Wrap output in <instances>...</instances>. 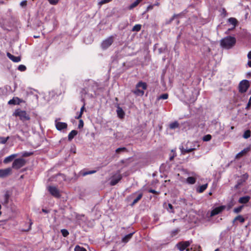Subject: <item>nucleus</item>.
Segmentation results:
<instances>
[{
	"mask_svg": "<svg viewBox=\"0 0 251 251\" xmlns=\"http://www.w3.org/2000/svg\"><path fill=\"white\" fill-rule=\"evenodd\" d=\"M244 207V205H240L237 207H236L234 209H233V212L234 213H239L240 212H241L242 209Z\"/></svg>",
	"mask_w": 251,
	"mask_h": 251,
	"instance_id": "32",
	"label": "nucleus"
},
{
	"mask_svg": "<svg viewBox=\"0 0 251 251\" xmlns=\"http://www.w3.org/2000/svg\"><path fill=\"white\" fill-rule=\"evenodd\" d=\"M55 125L56 129L58 130L61 131L63 129H66L68 127V125L66 123L57 122V120L55 121Z\"/></svg>",
	"mask_w": 251,
	"mask_h": 251,
	"instance_id": "11",
	"label": "nucleus"
},
{
	"mask_svg": "<svg viewBox=\"0 0 251 251\" xmlns=\"http://www.w3.org/2000/svg\"><path fill=\"white\" fill-rule=\"evenodd\" d=\"M24 102L23 100L19 98L18 97H14L12 99L8 101L9 104H20L21 103Z\"/></svg>",
	"mask_w": 251,
	"mask_h": 251,
	"instance_id": "13",
	"label": "nucleus"
},
{
	"mask_svg": "<svg viewBox=\"0 0 251 251\" xmlns=\"http://www.w3.org/2000/svg\"><path fill=\"white\" fill-rule=\"evenodd\" d=\"M214 251H220L219 249H217Z\"/></svg>",
	"mask_w": 251,
	"mask_h": 251,
	"instance_id": "64",
	"label": "nucleus"
},
{
	"mask_svg": "<svg viewBox=\"0 0 251 251\" xmlns=\"http://www.w3.org/2000/svg\"><path fill=\"white\" fill-rule=\"evenodd\" d=\"M147 89V84L146 82L140 81L136 85L135 89L132 92L137 96H143L144 94V90Z\"/></svg>",
	"mask_w": 251,
	"mask_h": 251,
	"instance_id": "2",
	"label": "nucleus"
},
{
	"mask_svg": "<svg viewBox=\"0 0 251 251\" xmlns=\"http://www.w3.org/2000/svg\"><path fill=\"white\" fill-rule=\"evenodd\" d=\"M236 221H239L240 223H243L245 221V219L243 217V216L241 215H239L235 217L234 219L232 221V224H235V222Z\"/></svg>",
	"mask_w": 251,
	"mask_h": 251,
	"instance_id": "18",
	"label": "nucleus"
},
{
	"mask_svg": "<svg viewBox=\"0 0 251 251\" xmlns=\"http://www.w3.org/2000/svg\"><path fill=\"white\" fill-rule=\"evenodd\" d=\"M77 133L78 132L77 130H72L68 135V140L70 141H72L74 137L77 135Z\"/></svg>",
	"mask_w": 251,
	"mask_h": 251,
	"instance_id": "20",
	"label": "nucleus"
},
{
	"mask_svg": "<svg viewBox=\"0 0 251 251\" xmlns=\"http://www.w3.org/2000/svg\"><path fill=\"white\" fill-rule=\"evenodd\" d=\"M194 150H195L194 148H190L189 149H184L182 148L181 149V153L183 154H185L187 153L193 151Z\"/></svg>",
	"mask_w": 251,
	"mask_h": 251,
	"instance_id": "33",
	"label": "nucleus"
},
{
	"mask_svg": "<svg viewBox=\"0 0 251 251\" xmlns=\"http://www.w3.org/2000/svg\"><path fill=\"white\" fill-rule=\"evenodd\" d=\"M133 234L134 232L129 233L125 236L122 239V242L125 243L128 242L132 237Z\"/></svg>",
	"mask_w": 251,
	"mask_h": 251,
	"instance_id": "19",
	"label": "nucleus"
},
{
	"mask_svg": "<svg viewBox=\"0 0 251 251\" xmlns=\"http://www.w3.org/2000/svg\"><path fill=\"white\" fill-rule=\"evenodd\" d=\"M180 231V229H178V228H177V229H175L174 230H173L171 232V236L172 237H174V236H176L178 233V232Z\"/></svg>",
	"mask_w": 251,
	"mask_h": 251,
	"instance_id": "36",
	"label": "nucleus"
},
{
	"mask_svg": "<svg viewBox=\"0 0 251 251\" xmlns=\"http://www.w3.org/2000/svg\"><path fill=\"white\" fill-rule=\"evenodd\" d=\"M148 192L149 193H151L154 194H157V195H158L159 194V192H157V191H155V190H153V189H149L148 190Z\"/></svg>",
	"mask_w": 251,
	"mask_h": 251,
	"instance_id": "46",
	"label": "nucleus"
},
{
	"mask_svg": "<svg viewBox=\"0 0 251 251\" xmlns=\"http://www.w3.org/2000/svg\"><path fill=\"white\" fill-rule=\"evenodd\" d=\"M251 150V148L250 147L246 148L244 149L243 150L239 152L236 155V158L239 159L242 157L243 156L246 155Z\"/></svg>",
	"mask_w": 251,
	"mask_h": 251,
	"instance_id": "14",
	"label": "nucleus"
},
{
	"mask_svg": "<svg viewBox=\"0 0 251 251\" xmlns=\"http://www.w3.org/2000/svg\"><path fill=\"white\" fill-rule=\"evenodd\" d=\"M251 200V197L249 196H245L240 197L238 200V202L241 204H246L248 203Z\"/></svg>",
	"mask_w": 251,
	"mask_h": 251,
	"instance_id": "15",
	"label": "nucleus"
},
{
	"mask_svg": "<svg viewBox=\"0 0 251 251\" xmlns=\"http://www.w3.org/2000/svg\"><path fill=\"white\" fill-rule=\"evenodd\" d=\"M42 211L45 213H48V211L45 209H43Z\"/></svg>",
	"mask_w": 251,
	"mask_h": 251,
	"instance_id": "58",
	"label": "nucleus"
},
{
	"mask_svg": "<svg viewBox=\"0 0 251 251\" xmlns=\"http://www.w3.org/2000/svg\"><path fill=\"white\" fill-rule=\"evenodd\" d=\"M219 11L221 12V16H225L226 15V11L225 9L224 8H220L219 10Z\"/></svg>",
	"mask_w": 251,
	"mask_h": 251,
	"instance_id": "44",
	"label": "nucleus"
},
{
	"mask_svg": "<svg viewBox=\"0 0 251 251\" xmlns=\"http://www.w3.org/2000/svg\"><path fill=\"white\" fill-rule=\"evenodd\" d=\"M228 21L234 26L233 28H234L237 23V20L234 18H230L228 19Z\"/></svg>",
	"mask_w": 251,
	"mask_h": 251,
	"instance_id": "29",
	"label": "nucleus"
},
{
	"mask_svg": "<svg viewBox=\"0 0 251 251\" xmlns=\"http://www.w3.org/2000/svg\"><path fill=\"white\" fill-rule=\"evenodd\" d=\"M251 131L250 130L248 129L245 131L243 136L245 139H248L251 137Z\"/></svg>",
	"mask_w": 251,
	"mask_h": 251,
	"instance_id": "30",
	"label": "nucleus"
},
{
	"mask_svg": "<svg viewBox=\"0 0 251 251\" xmlns=\"http://www.w3.org/2000/svg\"><path fill=\"white\" fill-rule=\"evenodd\" d=\"M248 58L249 59H251V51H250L248 54Z\"/></svg>",
	"mask_w": 251,
	"mask_h": 251,
	"instance_id": "54",
	"label": "nucleus"
},
{
	"mask_svg": "<svg viewBox=\"0 0 251 251\" xmlns=\"http://www.w3.org/2000/svg\"><path fill=\"white\" fill-rule=\"evenodd\" d=\"M186 180L187 183L190 184H193L196 182V178L193 176L188 177Z\"/></svg>",
	"mask_w": 251,
	"mask_h": 251,
	"instance_id": "26",
	"label": "nucleus"
},
{
	"mask_svg": "<svg viewBox=\"0 0 251 251\" xmlns=\"http://www.w3.org/2000/svg\"><path fill=\"white\" fill-rule=\"evenodd\" d=\"M81 117H82V115H81V114L79 113L77 116H76L75 117V118L76 119H80L81 118Z\"/></svg>",
	"mask_w": 251,
	"mask_h": 251,
	"instance_id": "53",
	"label": "nucleus"
},
{
	"mask_svg": "<svg viewBox=\"0 0 251 251\" xmlns=\"http://www.w3.org/2000/svg\"><path fill=\"white\" fill-rule=\"evenodd\" d=\"M242 177L244 178V181H245L246 180H247L248 178L249 175L247 173H246L243 175Z\"/></svg>",
	"mask_w": 251,
	"mask_h": 251,
	"instance_id": "51",
	"label": "nucleus"
},
{
	"mask_svg": "<svg viewBox=\"0 0 251 251\" xmlns=\"http://www.w3.org/2000/svg\"><path fill=\"white\" fill-rule=\"evenodd\" d=\"M113 37L110 36L105 40H103L101 44V47L103 50H106L113 43Z\"/></svg>",
	"mask_w": 251,
	"mask_h": 251,
	"instance_id": "7",
	"label": "nucleus"
},
{
	"mask_svg": "<svg viewBox=\"0 0 251 251\" xmlns=\"http://www.w3.org/2000/svg\"><path fill=\"white\" fill-rule=\"evenodd\" d=\"M49 2V3L52 5H55L56 4L59 0H48Z\"/></svg>",
	"mask_w": 251,
	"mask_h": 251,
	"instance_id": "45",
	"label": "nucleus"
},
{
	"mask_svg": "<svg viewBox=\"0 0 251 251\" xmlns=\"http://www.w3.org/2000/svg\"><path fill=\"white\" fill-rule=\"evenodd\" d=\"M234 127L233 126H231L230 127V129H231V130H233V129H234Z\"/></svg>",
	"mask_w": 251,
	"mask_h": 251,
	"instance_id": "61",
	"label": "nucleus"
},
{
	"mask_svg": "<svg viewBox=\"0 0 251 251\" xmlns=\"http://www.w3.org/2000/svg\"><path fill=\"white\" fill-rule=\"evenodd\" d=\"M84 123L82 120L80 119L79 121L78 128H81L83 126Z\"/></svg>",
	"mask_w": 251,
	"mask_h": 251,
	"instance_id": "48",
	"label": "nucleus"
},
{
	"mask_svg": "<svg viewBox=\"0 0 251 251\" xmlns=\"http://www.w3.org/2000/svg\"><path fill=\"white\" fill-rule=\"evenodd\" d=\"M9 137H7L6 138L3 137H0V144H4L6 143Z\"/></svg>",
	"mask_w": 251,
	"mask_h": 251,
	"instance_id": "38",
	"label": "nucleus"
},
{
	"mask_svg": "<svg viewBox=\"0 0 251 251\" xmlns=\"http://www.w3.org/2000/svg\"><path fill=\"white\" fill-rule=\"evenodd\" d=\"M112 0H99L98 5L100 6H101L104 4H106L111 1Z\"/></svg>",
	"mask_w": 251,
	"mask_h": 251,
	"instance_id": "37",
	"label": "nucleus"
},
{
	"mask_svg": "<svg viewBox=\"0 0 251 251\" xmlns=\"http://www.w3.org/2000/svg\"><path fill=\"white\" fill-rule=\"evenodd\" d=\"M226 208L225 205H221L214 208L211 212L210 216L213 217L221 213Z\"/></svg>",
	"mask_w": 251,
	"mask_h": 251,
	"instance_id": "9",
	"label": "nucleus"
},
{
	"mask_svg": "<svg viewBox=\"0 0 251 251\" xmlns=\"http://www.w3.org/2000/svg\"><path fill=\"white\" fill-rule=\"evenodd\" d=\"M141 29V25L140 24L135 25L132 29V31H139Z\"/></svg>",
	"mask_w": 251,
	"mask_h": 251,
	"instance_id": "28",
	"label": "nucleus"
},
{
	"mask_svg": "<svg viewBox=\"0 0 251 251\" xmlns=\"http://www.w3.org/2000/svg\"><path fill=\"white\" fill-rule=\"evenodd\" d=\"M191 243L189 241L179 242L176 245V247L180 251H184L190 245Z\"/></svg>",
	"mask_w": 251,
	"mask_h": 251,
	"instance_id": "8",
	"label": "nucleus"
},
{
	"mask_svg": "<svg viewBox=\"0 0 251 251\" xmlns=\"http://www.w3.org/2000/svg\"><path fill=\"white\" fill-rule=\"evenodd\" d=\"M74 251H87L84 247L76 245L74 249Z\"/></svg>",
	"mask_w": 251,
	"mask_h": 251,
	"instance_id": "34",
	"label": "nucleus"
},
{
	"mask_svg": "<svg viewBox=\"0 0 251 251\" xmlns=\"http://www.w3.org/2000/svg\"><path fill=\"white\" fill-rule=\"evenodd\" d=\"M27 1L26 0H23L20 3V5L22 7H25L26 5Z\"/></svg>",
	"mask_w": 251,
	"mask_h": 251,
	"instance_id": "50",
	"label": "nucleus"
},
{
	"mask_svg": "<svg viewBox=\"0 0 251 251\" xmlns=\"http://www.w3.org/2000/svg\"><path fill=\"white\" fill-rule=\"evenodd\" d=\"M26 163L25 159L20 158L14 160L12 164V168L13 169L18 170L24 166Z\"/></svg>",
	"mask_w": 251,
	"mask_h": 251,
	"instance_id": "5",
	"label": "nucleus"
},
{
	"mask_svg": "<svg viewBox=\"0 0 251 251\" xmlns=\"http://www.w3.org/2000/svg\"><path fill=\"white\" fill-rule=\"evenodd\" d=\"M233 204H231V205H228V209H230L232 206H233Z\"/></svg>",
	"mask_w": 251,
	"mask_h": 251,
	"instance_id": "59",
	"label": "nucleus"
},
{
	"mask_svg": "<svg viewBox=\"0 0 251 251\" xmlns=\"http://www.w3.org/2000/svg\"><path fill=\"white\" fill-rule=\"evenodd\" d=\"M168 207L170 209V210L168 209V211L170 212L174 213V208L173 205L171 203L168 204Z\"/></svg>",
	"mask_w": 251,
	"mask_h": 251,
	"instance_id": "49",
	"label": "nucleus"
},
{
	"mask_svg": "<svg viewBox=\"0 0 251 251\" xmlns=\"http://www.w3.org/2000/svg\"><path fill=\"white\" fill-rule=\"evenodd\" d=\"M207 186L208 184L207 183L201 185L198 189L197 191L200 193H202L206 190V189L207 188Z\"/></svg>",
	"mask_w": 251,
	"mask_h": 251,
	"instance_id": "23",
	"label": "nucleus"
},
{
	"mask_svg": "<svg viewBox=\"0 0 251 251\" xmlns=\"http://www.w3.org/2000/svg\"><path fill=\"white\" fill-rule=\"evenodd\" d=\"M179 124L177 122L175 121L170 124L169 127L170 129H175L176 128L178 127Z\"/></svg>",
	"mask_w": 251,
	"mask_h": 251,
	"instance_id": "25",
	"label": "nucleus"
},
{
	"mask_svg": "<svg viewBox=\"0 0 251 251\" xmlns=\"http://www.w3.org/2000/svg\"><path fill=\"white\" fill-rule=\"evenodd\" d=\"M47 189L50 193L54 197L59 198L61 197L59 190L55 186H49Z\"/></svg>",
	"mask_w": 251,
	"mask_h": 251,
	"instance_id": "6",
	"label": "nucleus"
},
{
	"mask_svg": "<svg viewBox=\"0 0 251 251\" xmlns=\"http://www.w3.org/2000/svg\"><path fill=\"white\" fill-rule=\"evenodd\" d=\"M142 1V0H136L134 2H133L132 4L130 5L129 6V9H131L136 6Z\"/></svg>",
	"mask_w": 251,
	"mask_h": 251,
	"instance_id": "27",
	"label": "nucleus"
},
{
	"mask_svg": "<svg viewBox=\"0 0 251 251\" xmlns=\"http://www.w3.org/2000/svg\"><path fill=\"white\" fill-rule=\"evenodd\" d=\"M248 65H249V66L250 67H251V61H249L248 62Z\"/></svg>",
	"mask_w": 251,
	"mask_h": 251,
	"instance_id": "55",
	"label": "nucleus"
},
{
	"mask_svg": "<svg viewBox=\"0 0 251 251\" xmlns=\"http://www.w3.org/2000/svg\"><path fill=\"white\" fill-rule=\"evenodd\" d=\"M18 70H19L21 72H24L26 70V68L25 66L24 65H20L18 66Z\"/></svg>",
	"mask_w": 251,
	"mask_h": 251,
	"instance_id": "42",
	"label": "nucleus"
},
{
	"mask_svg": "<svg viewBox=\"0 0 251 251\" xmlns=\"http://www.w3.org/2000/svg\"><path fill=\"white\" fill-rule=\"evenodd\" d=\"M82 100H83L84 103H83V106L81 107V108L80 109V111L84 112V109H85V103L84 101V99H82Z\"/></svg>",
	"mask_w": 251,
	"mask_h": 251,
	"instance_id": "52",
	"label": "nucleus"
},
{
	"mask_svg": "<svg viewBox=\"0 0 251 251\" xmlns=\"http://www.w3.org/2000/svg\"><path fill=\"white\" fill-rule=\"evenodd\" d=\"M236 42L235 37L228 36L221 40L220 44L223 48L229 49L235 45Z\"/></svg>",
	"mask_w": 251,
	"mask_h": 251,
	"instance_id": "1",
	"label": "nucleus"
},
{
	"mask_svg": "<svg viewBox=\"0 0 251 251\" xmlns=\"http://www.w3.org/2000/svg\"><path fill=\"white\" fill-rule=\"evenodd\" d=\"M6 55L7 56L14 62H19L21 60L20 56H15L9 52H7Z\"/></svg>",
	"mask_w": 251,
	"mask_h": 251,
	"instance_id": "16",
	"label": "nucleus"
},
{
	"mask_svg": "<svg viewBox=\"0 0 251 251\" xmlns=\"http://www.w3.org/2000/svg\"><path fill=\"white\" fill-rule=\"evenodd\" d=\"M9 197L10 195H9L8 192H6L4 196V201L2 203L3 205H7L8 204L9 202Z\"/></svg>",
	"mask_w": 251,
	"mask_h": 251,
	"instance_id": "24",
	"label": "nucleus"
},
{
	"mask_svg": "<svg viewBox=\"0 0 251 251\" xmlns=\"http://www.w3.org/2000/svg\"><path fill=\"white\" fill-rule=\"evenodd\" d=\"M169 95L167 93H165L161 95L157 98V100H159L161 99L162 100H166L168 98Z\"/></svg>",
	"mask_w": 251,
	"mask_h": 251,
	"instance_id": "35",
	"label": "nucleus"
},
{
	"mask_svg": "<svg viewBox=\"0 0 251 251\" xmlns=\"http://www.w3.org/2000/svg\"><path fill=\"white\" fill-rule=\"evenodd\" d=\"M31 225H32V223H31V222H30V226H29V228L27 230V231L30 229Z\"/></svg>",
	"mask_w": 251,
	"mask_h": 251,
	"instance_id": "60",
	"label": "nucleus"
},
{
	"mask_svg": "<svg viewBox=\"0 0 251 251\" xmlns=\"http://www.w3.org/2000/svg\"><path fill=\"white\" fill-rule=\"evenodd\" d=\"M153 6L152 5H150L148 6V10H149V9H151L152 8Z\"/></svg>",
	"mask_w": 251,
	"mask_h": 251,
	"instance_id": "57",
	"label": "nucleus"
},
{
	"mask_svg": "<svg viewBox=\"0 0 251 251\" xmlns=\"http://www.w3.org/2000/svg\"><path fill=\"white\" fill-rule=\"evenodd\" d=\"M250 84L249 81L244 79L240 81L239 84V92L241 93H244L247 92L250 87Z\"/></svg>",
	"mask_w": 251,
	"mask_h": 251,
	"instance_id": "4",
	"label": "nucleus"
},
{
	"mask_svg": "<svg viewBox=\"0 0 251 251\" xmlns=\"http://www.w3.org/2000/svg\"><path fill=\"white\" fill-rule=\"evenodd\" d=\"M33 154V153L32 152H25L23 154V156L28 157L32 155Z\"/></svg>",
	"mask_w": 251,
	"mask_h": 251,
	"instance_id": "43",
	"label": "nucleus"
},
{
	"mask_svg": "<svg viewBox=\"0 0 251 251\" xmlns=\"http://www.w3.org/2000/svg\"><path fill=\"white\" fill-rule=\"evenodd\" d=\"M16 156V154H12L6 157L3 160L4 163H8L12 161V160Z\"/></svg>",
	"mask_w": 251,
	"mask_h": 251,
	"instance_id": "21",
	"label": "nucleus"
},
{
	"mask_svg": "<svg viewBox=\"0 0 251 251\" xmlns=\"http://www.w3.org/2000/svg\"><path fill=\"white\" fill-rule=\"evenodd\" d=\"M241 183H242V182H239V181H238V183H237V184H238L239 185H240L241 184Z\"/></svg>",
	"mask_w": 251,
	"mask_h": 251,
	"instance_id": "63",
	"label": "nucleus"
},
{
	"mask_svg": "<svg viewBox=\"0 0 251 251\" xmlns=\"http://www.w3.org/2000/svg\"><path fill=\"white\" fill-rule=\"evenodd\" d=\"M251 106V97L250 98L249 101L247 103V105L246 107V109H249Z\"/></svg>",
	"mask_w": 251,
	"mask_h": 251,
	"instance_id": "47",
	"label": "nucleus"
},
{
	"mask_svg": "<svg viewBox=\"0 0 251 251\" xmlns=\"http://www.w3.org/2000/svg\"><path fill=\"white\" fill-rule=\"evenodd\" d=\"M61 232L64 237H67L69 234V231L66 229H61Z\"/></svg>",
	"mask_w": 251,
	"mask_h": 251,
	"instance_id": "39",
	"label": "nucleus"
},
{
	"mask_svg": "<svg viewBox=\"0 0 251 251\" xmlns=\"http://www.w3.org/2000/svg\"><path fill=\"white\" fill-rule=\"evenodd\" d=\"M127 151V149L125 147L119 148L116 150V152L118 153H120L121 151Z\"/></svg>",
	"mask_w": 251,
	"mask_h": 251,
	"instance_id": "41",
	"label": "nucleus"
},
{
	"mask_svg": "<svg viewBox=\"0 0 251 251\" xmlns=\"http://www.w3.org/2000/svg\"><path fill=\"white\" fill-rule=\"evenodd\" d=\"M212 138V136L210 134H207L203 137V140L204 141H209Z\"/></svg>",
	"mask_w": 251,
	"mask_h": 251,
	"instance_id": "40",
	"label": "nucleus"
},
{
	"mask_svg": "<svg viewBox=\"0 0 251 251\" xmlns=\"http://www.w3.org/2000/svg\"><path fill=\"white\" fill-rule=\"evenodd\" d=\"M13 115L16 117H19L20 120L23 123L30 120L29 115L25 111L22 110L20 109H16Z\"/></svg>",
	"mask_w": 251,
	"mask_h": 251,
	"instance_id": "3",
	"label": "nucleus"
},
{
	"mask_svg": "<svg viewBox=\"0 0 251 251\" xmlns=\"http://www.w3.org/2000/svg\"><path fill=\"white\" fill-rule=\"evenodd\" d=\"M117 114L118 117L120 119H123L125 115V113L123 109L120 106L117 107Z\"/></svg>",
	"mask_w": 251,
	"mask_h": 251,
	"instance_id": "17",
	"label": "nucleus"
},
{
	"mask_svg": "<svg viewBox=\"0 0 251 251\" xmlns=\"http://www.w3.org/2000/svg\"><path fill=\"white\" fill-rule=\"evenodd\" d=\"M97 172L96 170H93V171H83L82 172V175L83 176H85L88 175H91Z\"/></svg>",
	"mask_w": 251,
	"mask_h": 251,
	"instance_id": "31",
	"label": "nucleus"
},
{
	"mask_svg": "<svg viewBox=\"0 0 251 251\" xmlns=\"http://www.w3.org/2000/svg\"><path fill=\"white\" fill-rule=\"evenodd\" d=\"M175 156V155H173L172 156H171V157H170V160L171 161V160H173L174 159V158Z\"/></svg>",
	"mask_w": 251,
	"mask_h": 251,
	"instance_id": "56",
	"label": "nucleus"
},
{
	"mask_svg": "<svg viewBox=\"0 0 251 251\" xmlns=\"http://www.w3.org/2000/svg\"><path fill=\"white\" fill-rule=\"evenodd\" d=\"M11 173L12 169L10 168H7L5 169H0V177H5L10 175Z\"/></svg>",
	"mask_w": 251,
	"mask_h": 251,
	"instance_id": "10",
	"label": "nucleus"
},
{
	"mask_svg": "<svg viewBox=\"0 0 251 251\" xmlns=\"http://www.w3.org/2000/svg\"><path fill=\"white\" fill-rule=\"evenodd\" d=\"M239 185L238 184H237L235 185V188H238V187H239Z\"/></svg>",
	"mask_w": 251,
	"mask_h": 251,
	"instance_id": "62",
	"label": "nucleus"
},
{
	"mask_svg": "<svg viewBox=\"0 0 251 251\" xmlns=\"http://www.w3.org/2000/svg\"><path fill=\"white\" fill-rule=\"evenodd\" d=\"M143 197V193H140L138 194L137 197L133 200V202L131 204V206H133L135 205L136 203H137Z\"/></svg>",
	"mask_w": 251,
	"mask_h": 251,
	"instance_id": "22",
	"label": "nucleus"
},
{
	"mask_svg": "<svg viewBox=\"0 0 251 251\" xmlns=\"http://www.w3.org/2000/svg\"><path fill=\"white\" fill-rule=\"evenodd\" d=\"M122 178V176L119 174L117 176H113L110 182V185L114 186L117 184Z\"/></svg>",
	"mask_w": 251,
	"mask_h": 251,
	"instance_id": "12",
	"label": "nucleus"
}]
</instances>
